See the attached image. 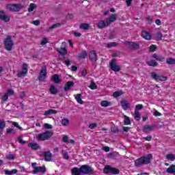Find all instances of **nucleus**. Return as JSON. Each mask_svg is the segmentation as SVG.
I'll list each match as a JSON object with an SVG mask.
<instances>
[{"label":"nucleus","mask_w":175,"mask_h":175,"mask_svg":"<svg viewBox=\"0 0 175 175\" xmlns=\"http://www.w3.org/2000/svg\"><path fill=\"white\" fill-rule=\"evenodd\" d=\"M7 9L10 10V12H20V10L24 9V5L20 3L8 4L7 5Z\"/></svg>","instance_id":"7ed1b4c3"},{"label":"nucleus","mask_w":175,"mask_h":175,"mask_svg":"<svg viewBox=\"0 0 175 175\" xmlns=\"http://www.w3.org/2000/svg\"><path fill=\"white\" fill-rule=\"evenodd\" d=\"M73 85H75V83H73L72 81H68L64 86V91H69L70 90V88L73 87Z\"/></svg>","instance_id":"412c9836"},{"label":"nucleus","mask_w":175,"mask_h":175,"mask_svg":"<svg viewBox=\"0 0 175 175\" xmlns=\"http://www.w3.org/2000/svg\"><path fill=\"white\" fill-rule=\"evenodd\" d=\"M126 3L127 6H131V4L132 3V0H126Z\"/></svg>","instance_id":"774afa93"},{"label":"nucleus","mask_w":175,"mask_h":175,"mask_svg":"<svg viewBox=\"0 0 175 175\" xmlns=\"http://www.w3.org/2000/svg\"><path fill=\"white\" fill-rule=\"evenodd\" d=\"M62 125L64 126H68V125H69V120L66 118L62 120Z\"/></svg>","instance_id":"ea45409f"},{"label":"nucleus","mask_w":175,"mask_h":175,"mask_svg":"<svg viewBox=\"0 0 175 175\" xmlns=\"http://www.w3.org/2000/svg\"><path fill=\"white\" fill-rule=\"evenodd\" d=\"M96 126H98V124L96 123H91L89 125V129H95V128H96Z\"/></svg>","instance_id":"8fccbe9b"},{"label":"nucleus","mask_w":175,"mask_h":175,"mask_svg":"<svg viewBox=\"0 0 175 175\" xmlns=\"http://www.w3.org/2000/svg\"><path fill=\"white\" fill-rule=\"evenodd\" d=\"M89 58L92 62H96V59H98L96 52L95 51H90L89 53Z\"/></svg>","instance_id":"2eb2a0df"},{"label":"nucleus","mask_w":175,"mask_h":175,"mask_svg":"<svg viewBox=\"0 0 175 175\" xmlns=\"http://www.w3.org/2000/svg\"><path fill=\"white\" fill-rule=\"evenodd\" d=\"M61 27V23H55L49 27V29H54V28H58Z\"/></svg>","instance_id":"a18cd8bd"},{"label":"nucleus","mask_w":175,"mask_h":175,"mask_svg":"<svg viewBox=\"0 0 175 175\" xmlns=\"http://www.w3.org/2000/svg\"><path fill=\"white\" fill-rule=\"evenodd\" d=\"M79 28L81 29H88L90 28V25L87 23H82L80 25Z\"/></svg>","instance_id":"58836bf2"},{"label":"nucleus","mask_w":175,"mask_h":175,"mask_svg":"<svg viewBox=\"0 0 175 175\" xmlns=\"http://www.w3.org/2000/svg\"><path fill=\"white\" fill-rule=\"evenodd\" d=\"M156 38L157 39V40H161V39H162V33L159 32L156 34Z\"/></svg>","instance_id":"6e6d98bb"},{"label":"nucleus","mask_w":175,"mask_h":175,"mask_svg":"<svg viewBox=\"0 0 175 175\" xmlns=\"http://www.w3.org/2000/svg\"><path fill=\"white\" fill-rule=\"evenodd\" d=\"M62 154H63V157L64 158V159H69V155L68 154V153L66 152H65V150L62 151Z\"/></svg>","instance_id":"864d4df0"},{"label":"nucleus","mask_w":175,"mask_h":175,"mask_svg":"<svg viewBox=\"0 0 175 175\" xmlns=\"http://www.w3.org/2000/svg\"><path fill=\"white\" fill-rule=\"evenodd\" d=\"M147 65L149 66H158V63L155 60H150L149 62H147Z\"/></svg>","instance_id":"f704fd0d"},{"label":"nucleus","mask_w":175,"mask_h":175,"mask_svg":"<svg viewBox=\"0 0 175 175\" xmlns=\"http://www.w3.org/2000/svg\"><path fill=\"white\" fill-rule=\"evenodd\" d=\"M46 170L45 166H38L36 168V170L33 171V174H37L38 173H42V174H44V173H46Z\"/></svg>","instance_id":"ddd939ff"},{"label":"nucleus","mask_w":175,"mask_h":175,"mask_svg":"<svg viewBox=\"0 0 175 175\" xmlns=\"http://www.w3.org/2000/svg\"><path fill=\"white\" fill-rule=\"evenodd\" d=\"M52 80L56 84H58V83H61V80L59 79V77H58L57 75H54L52 76Z\"/></svg>","instance_id":"2f4dec72"},{"label":"nucleus","mask_w":175,"mask_h":175,"mask_svg":"<svg viewBox=\"0 0 175 175\" xmlns=\"http://www.w3.org/2000/svg\"><path fill=\"white\" fill-rule=\"evenodd\" d=\"M90 88H91V90H96V84H95V83L94 82H92Z\"/></svg>","instance_id":"13d9d810"},{"label":"nucleus","mask_w":175,"mask_h":175,"mask_svg":"<svg viewBox=\"0 0 175 175\" xmlns=\"http://www.w3.org/2000/svg\"><path fill=\"white\" fill-rule=\"evenodd\" d=\"M166 159H167V161H175V154H168L166 155Z\"/></svg>","instance_id":"72a5a7b5"},{"label":"nucleus","mask_w":175,"mask_h":175,"mask_svg":"<svg viewBox=\"0 0 175 175\" xmlns=\"http://www.w3.org/2000/svg\"><path fill=\"white\" fill-rule=\"evenodd\" d=\"M152 58H154V59H157L160 62H162V61L165 59V57H163L162 55H157L155 53L152 55Z\"/></svg>","instance_id":"bb28decb"},{"label":"nucleus","mask_w":175,"mask_h":175,"mask_svg":"<svg viewBox=\"0 0 175 175\" xmlns=\"http://www.w3.org/2000/svg\"><path fill=\"white\" fill-rule=\"evenodd\" d=\"M120 105L122 106L123 110H128L129 109H131V104L128 103V101L125 100H122L120 101Z\"/></svg>","instance_id":"4468645a"},{"label":"nucleus","mask_w":175,"mask_h":175,"mask_svg":"<svg viewBox=\"0 0 175 175\" xmlns=\"http://www.w3.org/2000/svg\"><path fill=\"white\" fill-rule=\"evenodd\" d=\"M81 174H92L94 170L90 165H83L81 167Z\"/></svg>","instance_id":"423d86ee"},{"label":"nucleus","mask_w":175,"mask_h":175,"mask_svg":"<svg viewBox=\"0 0 175 175\" xmlns=\"http://www.w3.org/2000/svg\"><path fill=\"white\" fill-rule=\"evenodd\" d=\"M100 106H102V107H108V106H111V102L103 100L100 102Z\"/></svg>","instance_id":"c756f323"},{"label":"nucleus","mask_w":175,"mask_h":175,"mask_svg":"<svg viewBox=\"0 0 175 175\" xmlns=\"http://www.w3.org/2000/svg\"><path fill=\"white\" fill-rule=\"evenodd\" d=\"M134 118L137 121H139V120H140V113L139 111H135V113H134Z\"/></svg>","instance_id":"a19ab883"},{"label":"nucleus","mask_w":175,"mask_h":175,"mask_svg":"<svg viewBox=\"0 0 175 175\" xmlns=\"http://www.w3.org/2000/svg\"><path fill=\"white\" fill-rule=\"evenodd\" d=\"M62 140L64 143H67V144H69V137H68V136L64 135L62 138Z\"/></svg>","instance_id":"5fc2aeb1"},{"label":"nucleus","mask_w":175,"mask_h":175,"mask_svg":"<svg viewBox=\"0 0 175 175\" xmlns=\"http://www.w3.org/2000/svg\"><path fill=\"white\" fill-rule=\"evenodd\" d=\"M6 126V122L5 120H0V136L2 135V133L3 132V129H5Z\"/></svg>","instance_id":"b1692460"},{"label":"nucleus","mask_w":175,"mask_h":175,"mask_svg":"<svg viewBox=\"0 0 175 175\" xmlns=\"http://www.w3.org/2000/svg\"><path fill=\"white\" fill-rule=\"evenodd\" d=\"M116 46H117V42H109L106 44V47H107L108 49H110L111 47H116Z\"/></svg>","instance_id":"37998d69"},{"label":"nucleus","mask_w":175,"mask_h":175,"mask_svg":"<svg viewBox=\"0 0 175 175\" xmlns=\"http://www.w3.org/2000/svg\"><path fill=\"white\" fill-rule=\"evenodd\" d=\"M49 92H51L52 95H57V94H58V89H57L55 86L51 85L49 88Z\"/></svg>","instance_id":"a878e982"},{"label":"nucleus","mask_w":175,"mask_h":175,"mask_svg":"<svg viewBox=\"0 0 175 175\" xmlns=\"http://www.w3.org/2000/svg\"><path fill=\"white\" fill-rule=\"evenodd\" d=\"M3 43L5 50H8V51H12V49H13V46L14 44V43L13 42V40L12 39V37H7L5 39Z\"/></svg>","instance_id":"20e7f679"},{"label":"nucleus","mask_w":175,"mask_h":175,"mask_svg":"<svg viewBox=\"0 0 175 175\" xmlns=\"http://www.w3.org/2000/svg\"><path fill=\"white\" fill-rule=\"evenodd\" d=\"M46 43H49V40L46 38H43L41 40L42 46H44Z\"/></svg>","instance_id":"49530a36"},{"label":"nucleus","mask_w":175,"mask_h":175,"mask_svg":"<svg viewBox=\"0 0 175 175\" xmlns=\"http://www.w3.org/2000/svg\"><path fill=\"white\" fill-rule=\"evenodd\" d=\"M7 95H13V94H14V92L13 91V90H8L7 91Z\"/></svg>","instance_id":"680f3d73"},{"label":"nucleus","mask_w":175,"mask_h":175,"mask_svg":"<svg viewBox=\"0 0 175 175\" xmlns=\"http://www.w3.org/2000/svg\"><path fill=\"white\" fill-rule=\"evenodd\" d=\"M31 24H33V25H40V21H34L31 23Z\"/></svg>","instance_id":"e2e57ef3"},{"label":"nucleus","mask_w":175,"mask_h":175,"mask_svg":"<svg viewBox=\"0 0 175 175\" xmlns=\"http://www.w3.org/2000/svg\"><path fill=\"white\" fill-rule=\"evenodd\" d=\"M151 76L152 78L154 79V80H159L160 81H166V80H167V78L166 77L159 76L155 72H152Z\"/></svg>","instance_id":"9b49d317"},{"label":"nucleus","mask_w":175,"mask_h":175,"mask_svg":"<svg viewBox=\"0 0 175 175\" xmlns=\"http://www.w3.org/2000/svg\"><path fill=\"white\" fill-rule=\"evenodd\" d=\"M77 57L79 58V59H84V58L87 57V51H83L82 53H79Z\"/></svg>","instance_id":"473e14b6"},{"label":"nucleus","mask_w":175,"mask_h":175,"mask_svg":"<svg viewBox=\"0 0 175 175\" xmlns=\"http://www.w3.org/2000/svg\"><path fill=\"white\" fill-rule=\"evenodd\" d=\"M6 132L8 135H14V133H16V130L14 129H7Z\"/></svg>","instance_id":"79ce46f5"},{"label":"nucleus","mask_w":175,"mask_h":175,"mask_svg":"<svg viewBox=\"0 0 175 175\" xmlns=\"http://www.w3.org/2000/svg\"><path fill=\"white\" fill-rule=\"evenodd\" d=\"M124 44L131 50H139L140 49V44L139 42L126 41Z\"/></svg>","instance_id":"39448f33"},{"label":"nucleus","mask_w":175,"mask_h":175,"mask_svg":"<svg viewBox=\"0 0 175 175\" xmlns=\"http://www.w3.org/2000/svg\"><path fill=\"white\" fill-rule=\"evenodd\" d=\"M6 159H8L9 161H13L15 157L13 154H7L5 156Z\"/></svg>","instance_id":"c03bdc74"},{"label":"nucleus","mask_w":175,"mask_h":175,"mask_svg":"<svg viewBox=\"0 0 175 175\" xmlns=\"http://www.w3.org/2000/svg\"><path fill=\"white\" fill-rule=\"evenodd\" d=\"M142 36L144 39H146V40H151V34L147 31H142Z\"/></svg>","instance_id":"6ab92c4d"},{"label":"nucleus","mask_w":175,"mask_h":175,"mask_svg":"<svg viewBox=\"0 0 175 175\" xmlns=\"http://www.w3.org/2000/svg\"><path fill=\"white\" fill-rule=\"evenodd\" d=\"M143 109V105L139 104L135 106V111H139V110H142Z\"/></svg>","instance_id":"3c124183"},{"label":"nucleus","mask_w":175,"mask_h":175,"mask_svg":"<svg viewBox=\"0 0 175 175\" xmlns=\"http://www.w3.org/2000/svg\"><path fill=\"white\" fill-rule=\"evenodd\" d=\"M51 114H57V111L55 109H49L44 112V116H51Z\"/></svg>","instance_id":"7c9ffc66"},{"label":"nucleus","mask_w":175,"mask_h":175,"mask_svg":"<svg viewBox=\"0 0 175 175\" xmlns=\"http://www.w3.org/2000/svg\"><path fill=\"white\" fill-rule=\"evenodd\" d=\"M168 65H175V59L173 57H169L166 59Z\"/></svg>","instance_id":"e433bc0d"},{"label":"nucleus","mask_w":175,"mask_h":175,"mask_svg":"<svg viewBox=\"0 0 175 175\" xmlns=\"http://www.w3.org/2000/svg\"><path fill=\"white\" fill-rule=\"evenodd\" d=\"M28 147H30V148H31V150H39V144H38V143L36 142H30L28 144Z\"/></svg>","instance_id":"aec40b11"},{"label":"nucleus","mask_w":175,"mask_h":175,"mask_svg":"<svg viewBox=\"0 0 175 175\" xmlns=\"http://www.w3.org/2000/svg\"><path fill=\"white\" fill-rule=\"evenodd\" d=\"M152 159V154H149L147 156H142L141 158L137 159L135 161V165L137 167L142 166V165H148Z\"/></svg>","instance_id":"f257e3e1"},{"label":"nucleus","mask_w":175,"mask_h":175,"mask_svg":"<svg viewBox=\"0 0 175 175\" xmlns=\"http://www.w3.org/2000/svg\"><path fill=\"white\" fill-rule=\"evenodd\" d=\"M7 99H9V96L8 95V94H5L3 96H2V100L3 102H6Z\"/></svg>","instance_id":"4d7b16f0"},{"label":"nucleus","mask_w":175,"mask_h":175,"mask_svg":"<svg viewBox=\"0 0 175 175\" xmlns=\"http://www.w3.org/2000/svg\"><path fill=\"white\" fill-rule=\"evenodd\" d=\"M154 116H155L156 117H159V116H162V114H161V113H159L158 111H155Z\"/></svg>","instance_id":"69168bd1"},{"label":"nucleus","mask_w":175,"mask_h":175,"mask_svg":"<svg viewBox=\"0 0 175 175\" xmlns=\"http://www.w3.org/2000/svg\"><path fill=\"white\" fill-rule=\"evenodd\" d=\"M81 76H87V70H83L82 71H81Z\"/></svg>","instance_id":"bf43d9fd"},{"label":"nucleus","mask_w":175,"mask_h":175,"mask_svg":"<svg viewBox=\"0 0 175 175\" xmlns=\"http://www.w3.org/2000/svg\"><path fill=\"white\" fill-rule=\"evenodd\" d=\"M44 128L45 129H53V126L49 123L44 124Z\"/></svg>","instance_id":"de8ad7c7"},{"label":"nucleus","mask_w":175,"mask_h":175,"mask_svg":"<svg viewBox=\"0 0 175 175\" xmlns=\"http://www.w3.org/2000/svg\"><path fill=\"white\" fill-rule=\"evenodd\" d=\"M109 65L111 70H113V72H120V70H121V67L118 64H117L116 60H112L109 63Z\"/></svg>","instance_id":"9d476101"},{"label":"nucleus","mask_w":175,"mask_h":175,"mask_svg":"<svg viewBox=\"0 0 175 175\" xmlns=\"http://www.w3.org/2000/svg\"><path fill=\"white\" fill-rule=\"evenodd\" d=\"M46 76H47V68L46 67V66H44L40 72V75L38 76V80L40 81H44V80H46Z\"/></svg>","instance_id":"0eeeda50"},{"label":"nucleus","mask_w":175,"mask_h":175,"mask_svg":"<svg viewBox=\"0 0 175 175\" xmlns=\"http://www.w3.org/2000/svg\"><path fill=\"white\" fill-rule=\"evenodd\" d=\"M104 173L107 174V173H112V174H118L120 173V170L113 168L109 165H107L104 168Z\"/></svg>","instance_id":"1a4fd4ad"},{"label":"nucleus","mask_w":175,"mask_h":175,"mask_svg":"<svg viewBox=\"0 0 175 175\" xmlns=\"http://www.w3.org/2000/svg\"><path fill=\"white\" fill-rule=\"evenodd\" d=\"M74 96L77 103H79V105H83L84 103V101H83V100L81 99V94H75Z\"/></svg>","instance_id":"5701e85b"},{"label":"nucleus","mask_w":175,"mask_h":175,"mask_svg":"<svg viewBox=\"0 0 175 175\" xmlns=\"http://www.w3.org/2000/svg\"><path fill=\"white\" fill-rule=\"evenodd\" d=\"M44 157L45 158V161H51L53 155L50 152H46L44 153Z\"/></svg>","instance_id":"cd10ccee"},{"label":"nucleus","mask_w":175,"mask_h":175,"mask_svg":"<svg viewBox=\"0 0 175 175\" xmlns=\"http://www.w3.org/2000/svg\"><path fill=\"white\" fill-rule=\"evenodd\" d=\"M167 173L169 174H175V165H171L167 170Z\"/></svg>","instance_id":"393cba45"},{"label":"nucleus","mask_w":175,"mask_h":175,"mask_svg":"<svg viewBox=\"0 0 175 175\" xmlns=\"http://www.w3.org/2000/svg\"><path fill=\"white\" fill-rule=\"evenodd\" d=\"M53 135H54L53 131H46L44 133L37 134L36 135V139L38 142H44L46 140H49L53 136Z\"/></svg>","instance_id":"f03ea898"},{"label":"nucleus","mask_w":175,"mask_h":175,"mask_svg":"<svg viewBox=\"0 0 175 175\" xmlns=\"http://www.w3.org/2000/svg\"><path fill=\"white\" fill-rule=\"evenodd\" d=\"M37 5L35 3H30L29 5V8L28 9V12H33V10H35V9H36Z\"/></svg>","instance_id":"4c0bfd02"},{"label":"nucleus","mask_w":175,"mask_h":175,"mask_svg":"<svg viewBox=\"0 0 175 175\" xmlns=\"http://www.w3.org/2000/svg\"><path fill=\"white\" fill-rule=\"evenodd\" d=\"M57 51L61 54V55H65V54H68V51L64 47H60V49H57Z\"/></svg>","instance_id":"c85d7f7f"},{"label":"nucleus","mask_w":175,"mask_h":175,"mask_svg":"<svg viewBox=\"0 0 175 175\" xmlns=\"http://www.w3.org/2000/svg\"><path fill=\"white\" fill-rule=\"evenodd\" d=\"M155 24H157V25H161L162 24V23L161 22V20L157 19L155 21Z\"/></svg>","instance_id":"338daca9"},{"label":"nucleus","mask_w":175,"mask_h":175,"mask_svg":"<svg viewBox=\"0 0 175 175\" xmlns=\"http://www.w3.org/2000/svg\"><path fill=\"white\" fill-rule=\"evenodd\" d=\"M28 73V65L27 64H24L22 66V70L18 72L17 76L18 77H24V76H27Z\"/></svg>","instance_id":"6e6552de"},{"label":"nucleus","mask_w":175,"mask_h":175,"mask_svg":"<svg viewBox=\"0 0 175 175\" xmlns=\"http://www.w3.org/2000/svg\"><path fill=\"white\" fill-rule=\"evenodd\" d=\"M103 150L105 151V152H109V151H110V148L108 146H105L103 148Z\"/></svg>","instance_id":"0e129e2a"},{"label":"nucleus","mask_w":175,"mask_h":175,"mask_svg":"<svg viewBox=\"0 0 175 175\" xmlns=\"http://www.w3.org/2000/svg\"><path fill=\"white\" fill-rule=\"evenodd\" d=\"M152 131H154V126L146 124L144 126V132L148 133V132H152Z\"/></svg>","instance_id":"f3484780"},{"label":"nucleus","mask_w":175,"mask_h":175,"mask_svg":"<svg viewBox=\"0 0 175 175\" xmlns=\"http://www.w3.org/2000/svg\"><path fill=\"white\" fill-rule=\"evenodd\" d=\"M121 95H124V92L121 90L115 92L113 94V98H118V96H121Z\"/></svg>","instance_id":"c9c22d12"},{"label":"nucleus","mask_w":175,"mask_h":175,"mask_svg":"<svg viewBox=\"0 0 175 175\" xmlns=\"http://www.w3.org/2000/svg\"><path fill=\"white\" fill-rule=\"evenodd\" d=\"M129 124H131V120H129V117L124 116V124L129 125Z\"/></svg>","instance_id":"09e8293b"},{"label":"nucleus","mask_w":175,"mask_h":175,"mask_svg":"<svg viewBox=\"0 0 175 175\" xmlns=\"http://www.w3.org/2000/svg\"><path fill=\"white\" fill-rule=\"evenodd\" d=\"M0 20L5 21V23H9L10 21V16L6 15L3 10H0Z\"/></svg>","instance_id":"f8f14e48"},{"label":"nucleus","mask_w":175,"mask_h":175,"mask_svg":"<svg viewBox=\"0 0 175 175\" xmlns=\"http://www.w3.org/2000/svg\"><path fill=\"white\" fill-rule=\"evenodd\" d=\"M105 27H109V21H100L98 23V28L102 29V28H105Z\"/></svg>","instance_id":"dca6fc26"},{"label":"nucleus","mask_w":175,"mask_h":175,"mask_svg":"<svg viewBox=\"0 0 175 175\" xmlns=\"http://www.w3.org/2000/svg\"><path fill=\"white\" fill-rule=\"evenodd\" d=\"M106 20H107V21H108L109 25H110V24H111V23H114V21H116V20H117V14L111 15L109 16V18Z\"/></svg>","instance_id":"a211bd4d"},{"label":"nucleus","mask_w":175,"mask_h":175,"mask_svg":"<svg viewBox=\"0 0 175 175\" xmlns=\"http://www.w3.org/2000/svg\"><path fill=\"white\" fill-rule=\"evenodd\" d=\"M156 49L157 47L155 46V45H152L150 46L149 51L153 52L156 50Z\"/></svg>","instance_id":"052dcab7"},{"label":"nucleus","mask_w":175,"mask_h":175,"mask_svg":"<svg viewBox=\"0 0 175 175\" xmlns=\"http://www.w3.org/2000/svg\"><path fill=\"white\" fill-rule=\"evenodd\" d=\"M71 173L72 175H80L81 174V169L74 167L71 170Z\"/></svg>","instance_id":"4be33fe9"},{"label":"nucleus","mask_w":175,"mask_h":175,"mask_svg":"<svg viewBox=\"0 0 175 175\" xmlns=\"http://www.w3.org/2000/svg\"><path fill=\"white\" fill-rule=\"evenodd\" d=\"M12 124L13 126H14L16 128H17L18 129L21 131V126H20V125H18V123L16 122H12Z\"/></svg>","instance_id":"603ef678"}]
</instances>
